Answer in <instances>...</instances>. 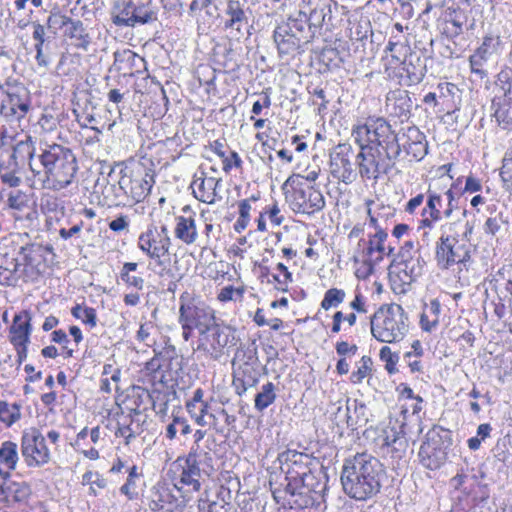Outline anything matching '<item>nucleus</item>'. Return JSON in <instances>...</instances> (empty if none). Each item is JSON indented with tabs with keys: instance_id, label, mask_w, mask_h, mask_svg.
<instances>
[{
	"instance_id": "obj_45",
	"label": "nucleus",
	"mask_w": 512,
	"mask_h": 512,
	"mask_svg": "<svg viewBox=\"0 0 512 512\" xmlns=\"http://www.w3.org/2000/svg\"><path fill=\"white\" fill-rule=\"evenodd\" d=\"M394 267L400 268L413 279H417L423 272V260L421 257L408 260H393Z\"/></svg>"
},
{
	"instance_id": "obj_56",
	"label": "nucleus",
	"mask_w": 512,
	"mask_h": 512,
	"mask_svg": "<svg viewBox=\"0 0 512 512\" xmlns=\"http://www.w3.org/2000/svg\"><path fill=\"white\" fill-rule=\"evenodd\" d=\"M439 97L451 100L455 103V97L459 98L460 89L457 85L450 82H443L438 84Z\"/></svg>"
},
{
	"instance_id": "obj_22",
	"label": "nucleus",
	"mask_w": 512,
	"mask_h": 512,
	"mask_svg": "<svg viewBox=\"0 0 512 512\" xmlns=\"http://www.w3.org/2000/svg\"><path fill=\"white\" fill-rule=\"evenodd\" d=\"M178 462H182V472L180 475V479L177 483L174 484L177 490H181L184 485L191 487L192 491H198L201 487L200 477L201 470L198 463V454L197 448L192 447L191 451L188 455L181 459L178 458Z\"/></svg>"
},
{
	"instance_id": "obj_51",
	"label": "nucleus",
	"mask_w": 512,
	"mask_h": 512,
	"mask_svg": "<svg viewBox=\"0 0 512 512\" xmlns=\"http://www.w3.org/2000/svg\"><path fill=\"white\" fill-rule=\"evenodd\" d=\"M228 503L219 496H216V500H199V511L200 512H228Z\"/></svg>"
},
{
	"instance_id": "obj_28",
	"label": "nucleus",
	"mask_w": 512,
	"mask_h": 512,
	"mask_svg": "<svg viewBox=\"0 0 512 512\" xmlns=\"http://www.w3.org/2000/svg\"><path fill=\"white\" fill-rule=\"evenodd\" d=\"M152 177H141L131 179L123 176L119 180V186L124 190L125 194L129 195L135 202L144 200L150 193L153 186Z\"/></svg>"
},
{
	"instance_id": "obj_13",
	"label": "nucleus",
	"mask_w": 512,
	"mask_h": 512,
	"mask_svg": "<svg viewBox=\"0 0 512 512\" xmlns=\"http://www.w3.org/2000/svg\"><path fill=\"white\" fill-rule=\"evenodd\" d=\"M470 258L467 245L460 243L455 237L441 236L436 246V260L441 269H449L455 264L467 268Z\"/></svg>"
},
{
	"instance_id": "obj_14",
	"label": "nucleus",
	"mask_w": 512,
	"mask_h": 512,
	"mask_svg": "<svg viewBox=\"0 0 512 512\" xmlns=\"http://www.w3.org/2000/svg\"><path fill=\"white\" fill-rule=\"evenodd\" d=\"M278 460L281 464V469L286 474V491L295 488V482L305 476L306 473L312 468L317 466V463L310 457V455L296 450H287L279 454Z\"/></svg>"
},
{
	"instance_id": "obj_43",
	"label": "nucleus",
	"mask_w": 512,
	"mask_h": 512,
	"mask_svg": "<svg viewBox=\"0 0 512 512\" xmlns=\"http://www.w3.org/2000/svg\"><path fill=\"white\" fill-rule=\"evenodd\" d=\"M426 197V205L422 210L423 214H430L433 219L435 217L442 219V212L440 210L443 203L442 195L429 188L426 192Z\"/></svg>"
},
{
	"instance_id": "obj_9",
	"label": "nucleus",
	"mask_w": 512,
	"mask_h": 512,
	"mask_svg": "<svg viewBox=\"0 0 512 512\" xmlns=\"http://www.w3.org/2000/svg\"><path fill=\"white\" fill-rule=\"evenodd\" d=\"M333 0H302L298 16L295 19H305L306 30L313 33V38L322 27L328 26L332 20Z\"/></svg>"
},
{
	"instance_id": "obj_36",
	"label": "nucleus",
	"mask_w": 512,
	"mask_h": 512,
	"mask_svg": "<svg viewBox=\"0 0 512 512\" xmlns=\"http://www.w3.org/2000/svg\"><path fill=\"white\" fill-rule=\"evenodd\" d=\"M5 502L23 503L31 495V488L26 482H10L4 484Z\"/></svg>"
},
{
	"instance_id": "obj_31",
	"label": "nucleus",
	"mask_w": 512,
	"mask_h": 512,
	"mask_svg": "<svg viewBox=\"0 0 512 512\" xmlns=\"http://www.w3.org/2000/svg\"><path fill=\"white\" fill-rule=\"evenodd\" d=\"M31 332L30 317L28 312L15 315L13 324L10 327V341L15 345L29 343Z\"/></svg>"
},
{
	"instance_id": "obj_18",
	"label": "nucleus",
	"mask_w": 512,
	"mask_h": 512,
	"mask_svg": "<svg viewBox=\"0 0 512 512\" xmlns=\"http://www.w3.org/2000/svg\"><path fill=\"white\" fill-rule=\"evenodd\" d=\"M244 7L239 0H229L225 9L224 28L237 40L248 34V16Z\"/></svg>"
},
{
	"instance_id": "obj_47",
	"label": "nucleus",
	"mask_w": 512,
	"mask_h": 512,
	"mask_svg": "<svg viewBox=\"0 0 512 512\" xmlns=\"http://www.w3.org/2000/svg\"><path fill=\"white\" fill-rule=\"evenodd\" d=\"M71 313L90 328H94L97 324V315L94 308L77 304L72 308Z\"/></svg>"
},
{
	"instance_id": "obj_59",
	"label": "nucleus",
	"mask_w": 512,
	"mask_h": 512,
	"mask_svg": "<svg viewBox=\"0 0 512 512\" xmlns=\"http://www.w3.org/2000/svg\"><path fill=\"white\" fill-rule=\"evenodd\" d=\"M415 257H420V255L415 247L414 242L406 241L404 245L400 248L397 258H395L394 260H408L415 259Z\"/></svg>"
},
{
	"instance_id": "obj_17",
	"label": "nucleus",
	"mask_w": 512,
	"mask_h": 512,
	"mask_svg": "<svg viewBox=\"0 0 512 512\" xmlns=\"http://www.w3.org/2000/svg\"><path fill=\"white\" fill-rule=\"evenodd\" d=\"M350 153L349 145L339 144L330 154L331 174L345 184L354 182L357 177L350 160Z\"/></svg>"
},
{
	"instance_id": "obj_21",
	"label": "nucleus",
	"mask_w": 512,
	"mask_h": 512,
	"mask_svg": "<svg viewBox=\"0 0 512 512\" xmlns=\"http://www.w3.org/2000/svg\"><path fill=\"white\" fill-rule=\"evenodd\" d=\"M148 501L153 512H179L178 498L165 483L158 482L151 487Z\"/></svg>"
},
{
	"instance_id": "obj_12",
	"label": "nucleus",
	"mask_w": 512,
	"mask_h": 512,
	"mask_svg": "<svg viewBox=\"0 0 512 512\" xmlns=\"http://www.w3.org/2000/svg\"><path fill=\"white\" fill-rule=\"evenodd\" d=\"M364 125L370 130L367 132L370 144H376L389 159L399 158L396 132L384 118L368 119Z\"/></svg>"
},
{
	"instance_id": "obj_61",
	"label": "nucleus",
	"mask_w": 512,
	"mask_h": 512,
	"mask_svg": "<svg viewBox=\"0 0 512 512\" xmlns=\"http://www.w3.org/2000/svg\"><path fill=\"white\" fill-rule=\"evenodd\" d=\"M218 16L219 11L214 0L203 8L202 13H199V18H202L203 23H207L208 25H210L213 20L217 19Z\"/></svg>"
},
{
	"instance_id": "obj_41",
	"label": "nucleus",
	"mask_w": 512,
	"mask_h": 512,
	"mask_svg": "<svg viewBox=\"0 0 512 512\" xmlns=\"http://www.w3.org/2000/svg\"><path fill=\"white\" fill-rule=\"evenodd\" d=\"M275 399V385L272 382H267L266 384L262 385L261 391L256 394L254 407L259 412H262L271 404H273Z\"/></svg>"
},
{
	"instance_id": "obj_42",
	"label": "nucleus",
	"mask_w": 512,
	"mask_h": 512,
	"mask_svg": "<svg viewBox=\"0 0 512 512\" xmlns=\"http://www.w3.org/2000/svg\"><path fill=\"white\" fill-rule=\"evenodd\" d=\"M351 409L353 408V415L350 413L349 427L351 430H356L359 427H363L368 422V409L363 402L353 400Z\"/></svg>"
},
{
	"instance_id": "obj_55",
	"label": "nucleus",
	"mask_w": 512,
	"mask_h": 512,
	"mask_svg": "<svg viewBox=\"0 0 512 512\" xmlns=\"http://www.w3.org/2000/svg\"><path fill=\"white\" fill-rule=\"evenodd\" d=\"M380 359L386 363V369L389 373H393L395 365L399 360L397 353H394L389 346H383L379 353Z\"/></svg>"
},
{
	"instance_id": "obj_54",
	"label": "nucleus",
	"mask_w": 512,
	"mask_h": 512,
	"mask_svg": "<svg viewBox=\"0 0 512 512\" xmlns=\"http://www.w3.org/2000/svg\"><path fill=\"white\" fill-rule=\"evenodd\" d=\"M498 41L491 35L483 38L482 44L476 49L475 53L488 60V58L497 50Z\"/></svg>"
},
{
	"instance_id": "obj_64",
	"label": "nucleus",
	"mask_w": 512,
	"mask_h": 512,
	"mask_svg": "<svg viewBox=\"0 0 512 512\" xmlns=\"http://www.w3.org/2000/svg\"><path fill=\"white\" fill-rule=\"evenodd\" d=\"M502 223L504 221L500 217H489L483 226L485 234L496 235L500 231Z\"/></svg>"
},
{
	"instance_id": "obj_37",
	"label": "nucleus",
	"mask_w": 512,
	"mask_h": 512,
	"mask_svg": "<svg viewBox=\"0 0 512 512\" xmlns=\"http://www.w3.org/2000/svg\"><path fill=\"white\" fill-rule=\"evenodd\" d=\"M137 269L138 264L136 262H125L120 270V278L128 287L142 290L145 280L141 275L133 274Z\"/></svg>"
},
{
	"instance_id": "obj_57",
	"label": "nucleus",
	"mask_w": 512,
	"mask_h": 512,
	"mask_svg": "<svg viewBox=\"0 0 512 512\" xmlns=\"http://www.w3.org/2000/svg\"><path fill=\"white\" fill-rule=\"evenodd\" d=\"M70 17L63 15L59 12H52L47 19V27L49 29L59 30L65 29Z\"/></svg>"
},
{
	"instance_id": "obj_30",
	"label": "nucleus",
	"mask_w": 512,
	"mask_h": 512,
	"mask_svg": "<svg viewBox=\"0 0 512 512\" xmlns=\"http://www.w3.org/2000/svg\"><path fill=\"white\" fill-rule=\"evenodd\" d=\"M388 237L386 229H379L374 234L369 235V240L366 242L364 239H360L358 245L361 243L367 244L364 249V253L370 261L380 262L386 251L385 241Z\"/></svg>"
},
{
	"instance_id": "obj_25",
	"label": "nucleus",
	"mask_w": 512,
	"mask_h": 512,
	"mask_svg": "<svg viewBox=\"0 0 512 512\" xmlns=\"http://www.w3.org/2000/svg\"><path fill=\"white\" fill-rule=\"evenodd\" d=\"M221 179L207 177L204 172L195 174L191 183V189L194 197L206 204H214L217 197V188L221 185Z\"/></svg>"
},
{
	"instance_id": "obj_1",
	"label": "nucleus",
	"mask_w": 512,
	"mask_h": 512,
	"mask_svg": "<svg viewBox=\"0 0 512 512\" xmlns=\"http://www.w3.org/2000/svg\"><path fill=\"white\" fill-rule=\"evenodd\" d=\"M385 478L383 464L368 453H357L345 459L341 484L346 495L357 501H366L377 495Z\"/></svg>"
},
{
	"instance_id": "obj_58",
	"label": "nucleus",
	"mask_w": 512,
	"mask_h": 512,
	"mask_svg": "<svg viewBox=\"0 0 512 512\" xmlns=\"http://www.w3.org/2000/svg\"><path fill=\"white\" fill-rule=\"evenodd\" d=\"M421 220L419 221L418 231L422 232L423 238H429V233L433 229L434 224L439 222L441 218H432L430 214H423L421 212Z\"/></svg>"
},
{
	"instance_id": "obj_53",
	"label": "nucleus",
	"mask_w": 512,
	"mask_h": 512,
	"mask_svg": "<svg viewBox=\"0 0 512 512\" xmlns=\"http://www.w3.org/2000/svg\"><path fill=\"white\" fill-rule=\"evenodd\" d=\"M371 365H372V361H371V358L368 357V356H363L360 360V364L359 366L357 367V370L354 371L352 374H351V381L354 383V384H358V383H361L362 380L367 377V375L369 374V372L371 371Z\"/></svg>"
},
{
	"instance_id": "obj_62",
	"label": "nucleus",
	"mask_w": 512,
	"mask_h": 512,
	"mask_svg": "<svg viewBox=\"0 0 512 512\" xmlns=\"http://www.w3.org/2000/svg\"><path fill=\"white\" fill-rule=\"evenodd\" d=\"M500 176L503 181L504 189L512 195V167L509 166L506 159H504L501 167Z\"/></svg>"
},
{
	"instance_id": "obj_20",
	"label": "nucleus",
	"mask_w": 512,
	"mask_h": 512,
	"mask_svg": "<svg viewBox=\"0 0 512 512\" xmlns=\"http://www.w3.org/2000/svg\"><path fill=\"white\" fill-rule=\"evenodd\" d=\"M234 340V334L230 327L221 326L216 323V319L209 325V330L199 337L198 350H207L209 345L211 349L218 353L224 347Z\"/></svg>"
},
{
	"instance_id": "obj_10",
	"label": "nucleus",
	"mask_w": 512,
	"mask_h": 512,
	"mask_svg": "<svg viewBox=\"0 0 512 512\" xmlns=\"http://www.w3.org/2000/svg\"><path fill=\"white\" fill-rule=\"evenodd\" d=\"M21 454L28 467H41L50 461V451L45 437L39 429L32 427L23 431Z\"/></svg>"
},
{
	"instance_id": "obj_48",
	"label": "nucleus",
	"mask_w": 512,
	"mask_h": 512,
	"mask_svg": "<svg viewBox=\"0 0 512 512\" xmlns=\"http://www.w3.org/2000/svg\"><path fill=\"white\" fill-rule=\"evenodd\" d=\"M140 477L137 466L133 465L128 469V477L126 482L121 486L120 492L124 494L129 500L137 497L135 480Z\"/></svg>"
},
{
	"instance_id": "obj_23",
	"label": "nucleus",
	"mask_w": 512,
	"mask_h": 512,
	"mask_svg": "<svg viewBox=\"0 0 512 512\" xmlns=\"http://www.w3.org/2000/svg\"><path fill=\"white\" fill-rule=\"evenodd\" d=\"M326 476L324 472L317 466H312L305 476L295 482V488L288 489L286 492L291 495H302L307 493H315L320 495L326 489Z\"/></svg>"
},
{
	"instance_id": "obj_39",
	"label": "nucleus",
	"mask_w": 512,
	"mask_h": 512,
	"mask_svg": "<svg viewBox=\"0 0 512 512\" xmlns=\"http://www.w3.org/2000/svg\"><path fill=\"white\" fill-rule=\"evenodd\" d=\"M21 405L18 403H8L0 400V422L7 427H11L21 419Z\"/></svg>"
},
{
	"instance_id": "obj_24",
	"label": "nucleus",
	"mask_w": 512,
	"mask_h": 512,
	"mask_svg": "<svg viewBox=\"0 0 512 512\" xmlns=\"http://www.w3.org/2000/svg\"><path fill=\"white\" fill-rule=\"evenodd\" d=\"M32 38L35 42L34 48L36 51L35 60L39 67L47 68L52 61V40L46 35L45 26L32 22Z\"/></svg>"
},
{
	"instance_id": "obj_6",
	"label": "nucleus",
	"mask_w": 512,
	"mask_h": 512,
	"mask_svg": "<svg viewBox=\"0 0 512 512\" xmlns=\"http://www.w3.org/2000/svg\"><path fill=\"white\" fill-rule=\"evenodd\" d=\"M273 38L281 57L294 56L303 45L311 42L313 33L306 30L305 19L290 17L275 29Z\"/></svg>"
},
{
	"instance_id": "obj_26",
	"label": "nucleus",
	"mask_w": 512,
	"mask_h": 512,
	"mask_svg": "<svg viewBox=\"0 0 512 512\" xmlns=\"http://www.w3.org/2000/svg\"><path fill=\"white\" fill-rule=\"evenodd\" d=\"M412 107V101L406 90L390 91L386 97V110L393 116L401 119H408Z\"/></svg>"
},
{
	"instance_id": "obj_35",
	"label": "nucleus",
	"mask_w": 512,
	"mask_h": 512,
	"mask_svg": "<svg viewBox=\"0 0 512 512\" xmlns=\"http://www.w3.org/2000/svg\"><path fill=\"white\" fill-rule=\"evenodd\" d=\"M350 412L351 405L350 400L347 399L346 404L342 405L340 402L338 404H333L330 406L328 413L330 421L341 431L344 428H349L350 423Z\"/></svg>"
},
{
	"instance_id": "obj_50",
	"label": "nucleus",
	"mask_w": 512,
	"mask_h": 512,
	"mask_svg": "<svg viewBox=\"0 0 512 512\" xmlns=\"http://www.w3.org/2000/svg\"><path fill=\"white\" fill-rule=\"evenodd\" d=\"M19 259H13L11 267L0 266V284L11 286L17 282V272L20 267Z\"/></svg>"
},
{
	"instance_id": "obj_4",
	"label": "nucleus",
	"mask_w": 512,
	"mask_h": 512,
	"mask_svg": "<svg viewBox=\"0 0 512 512\" xmlns=\"http://www.w3.org/2000/svg\"><path fill=\"white\" fill-rule=\"evenodd\" d=\"M408 316L401 305L380 308L371 318V333L383 343L401 341L408 332Z\"/></svg>"
},
{
	"instance_id": "obj_60",
	"label": "nucleus",
	"mask_w": 512,
	"mask_h": 512,
	"mask_svg": "<svg viewBox=\"0 0 512 512\" xmlns=\"http://www.w3.org/2000/svg\"><path fill=\"white\" fill-rule=\"evenodd\" d=\"M211 150L218 155L223 162V170L227 173L232 169V164H230V158H228L224 151V144L216 140L213 143L210 144Z\"/></svg>"
},
{
	"instance_id": "obj_49",
	"label": "nucleus",
	"mask_w": 512,
	"mask_h": 512,
	"mask_svg": "<svg viewBox=\"0 0 512 512\" xmlns=\"http://www.w3.org/2000/svg\"><path fill=\"white\" fill-rule=\"evenodd\" d=\"M346 293L342 289L331 288L324 294V298L321 302V307L324 310H329L332 307L339 306L345 299Z\"/></svg>"
},
{
	"instance_id": "obj_16",
	"label": "nucleus",
	"mask_w": 512,
	"mask_h": 512,
	"mask_svg": "<svg viewBox=\"0 0 512 512\" xmlns=\"http://www.w3.org/2000/svg\"><path fill=\"white\" fill-rule=\"evenodd\" d=\"M399 146V156L402 151L409 156L410 160L420 161L428 153L426 136L416 126H408L396 133Z\"/></svg>"
},
{
	"instance_id": "obj_29",
	"label": "nucleus",
	"mask_w": 512,
	"mask_h": 512,
	"mask_svg": "<svg viewBox=\"0 0 512 512\" xmlns=\"http://www.w3.org/2000/svg\"><path fill=\"white\" fill-rule=\"evenodd\" d=\"M35 155L34 142L30 136H27L26 140L19 141L14 147L10 155V159L7 164V169L13 170L14 172H20V170L32 160Z\"/></svg>"
},
{
	"instance_id": "obj_63",
	"label": "nucleus",
	"mask_w": 512,
	"mask_h": 512,
	"mask_svg": "<svg viewBox=\"0 0 512 512\" xmlns=\"http://www.w3.org/2000/svg\"><path fill=\"white\" fill-rule=\"evenodd\" d=\"M486 61L487 59L481 57L480 55L474 52V54H472L469 58L471 71L475 74L480 75L481 78H483L484 76H486V72L482 69V67Z\"/></svg>"
},
{
	"instance_id": "obj_2",
	"label": "nucleus",
	"mask_w": 512,
	"mask_h": 512,
	"mask_svg": "<svg viewBox=\"0 0 512 512\" xmlns=\"http://www.w3.org/2000/svg\"><path fill=\"white\" fill-rule=\"evenodd\" d=\"M44 170L43 187L55 191L70 185L78 170L72 151L61 145H51L40 154Z\"/></svg>"
},
{
	"instance_id": "obj_15",
	"label": "nucleus",
	"mask_w": 512,
	"mask_h": 512,
	"mask_svg": "<svg viewBox=\"0 0 512 512\" xmlns=\"http://www.w3.org/2000/svg\"><path fill=\"white\" fill-rule=\"evenodd\" d=\"M0 89L6 95L2 103V113L6 117H13L17 120L22 119L30 110V96L26 87L22 84L7 83Z\"/></svg>"
},
{
	"instance_id": "obj_7",
	"label": "nucleus",
	"mask_w": 512,
	"mask_h": 512,
	"mask_svg": "<svg viewBox=\"0 0 512 512\" xmlns=\"http://www.w3.org/2000/svg\"><path fill=\"white\" fill-rule=\"evenodd\" d=\"M446 438H448V431L441 427H433L426 433L425 440L418 452L423 467L437 470L446 462L447 449L450 444Z\"/></svg>"
},
{
	"instance_id": "obj_19",
	"label": "nucleus",
	"mask_w": 512,
	"mask_h": 512,
	"mask_svg": "<svg viewBox=\"0 0 512 512\" xmlns=\"http://www.w3.org/2000/svg\"><path fill=\"white\" fill-rule=\"evenodd\" d=\"M174 237L186 245L194 244L199 237L196 213L189 205H185L181 214L175 216Z\"/></svg>"
},
{
	"instance_id": "obj_32",
	"label": "nucleus",
	"mask_w": 512,
	"mask_h": 512,
	"mask_svg": "<svg viewBox=\"0 0 512 512\" xmlns=\"http://www.w3.org/2000/svg\"><path fill=\"white\" fill-rule=\"evenodd\" d=\"M46 252H52V247H44L36 243L29 244L20 248V260L27 267H37L44 260Z\"/></svg>"
},
{
	"instance_id": "obj_5",
	"label": "nucleus",
	"mask_w": 512,
	"mask_h": 512,
	"mask_svg": "<svg viewBox=\"0 0 512 512\" xmlns=\"http://www.w3.org/2000/svg\"><path fill=\"white\" fill-rule=\"evenodd\" d=\"M137 247L150 259L156 260L160 267L158 274L160 276L172 275L169 268L171 247V238L166 225L160 228L151 225L145 232H142L137 241Z\"/></svg>"
},
{
	"instance_id": "obj_38",
	"label": "nucleus",
	"mask_w": 512,
	"mask_h": 512,
	"mask_svg": "<svg viewBox=\"0 0 512 512\" xmlns=\"http://www.w3.org/2000/svg\"><path fill=\"white\" fill-rule=\"evenodd\" d=\"M19 460L17 444L5 441L0 447V463L8 470H15Z\"/></svg>"
},
{
	"instance_id": "obj_52",
	"label": "nucleus",
	"mask_w": 512,
	"mask_h": 512,
	"mask_svg": "<svg viewBox=\"0 0 512 512\" xmlns=\"http://www.w3.org/2000/svg\"><path fill=\"white\" fill-rule=\"evenodd\" d=\"M370 131L367 125L359 124L355 126L352 130V137L354 141L359 145L361 151L363 148H374L370 144V138L367 135V132Z\"/></svg>"
},
{
	"instance_id": "obj_33",
	"label": "nucleus",
	"mask_w": 512,
	"mask_h": 512,
	"mask_svg": "<svg viewBox=\"0 0 512 512\" xmlns=\"http://www.w3.org/2000/svg\"><path fill=\"white\" fill-rule=\"evenodd\" d=\"M132 13V2L125 0H117L114 2L111 11L112 22L119 27H133Z\"/></svg>"
},
{
	"instance_id": "obj_27",
	"label": "nucleus",
	"mask_w": 512,
	"mask_h": 512,
	"mask_svg": "<svg viewBox=\"0 0 512 512\" xmlns=\"http://www.w3.org/2000/svg\"><path fill=\"white\" fill-rule=\"evenodd\" d=\"M503 96L493 101L495 106L494 116L504 129H512V85L510 83L501 86Z\"/></svg>"
},
{
	"instance_id": "obj_34",
	"label": "nucleus",
	"mask_w": 512,
	"mask_h": 512,
	"mask_svg": "<svg viewBox=\"0 0 512 512\" xmlns=\"http://www.w3.org/2000/svg\"><path fill=\"white\" fill-rule=\"evenodd\" d=\"M64 36L76 40V46L84 50H87L91 43L90 36L80 20L70 18L64 29Z\"/></svg>"
},
{
	"instance_id": "obj_11",
	"label": "nucleus",
	"mask_w": 512,
	"mask_h": 512,
	"mask_svg": "<svg viewBox=\"0 0 512 512\" xmlns=\"http://www.w3.org/2000/svg\"><path fill=\"white\" fill-rule=\"evenodd\" d=\"M379 147L363 148L357 155L358 172L362 179L376 180L381 174H387L397 159H389Z\"/></svg>"
},
{
	"instance_id": "obj_46",
	"label": "nucleus",
	"mask_w": 512,
	"mask_h": 512,
	"mask_svg": "<svg viewBox=\"0 0 512 512\" xmlns=\"http://www.w3.org/2000/svg\"><path fill=\"white\" fill-rule=\"evenodd\" d=\"M389 278L394 289H398L400 292H405L407 287L416 281L400 268L394 267L393 263L390 266Z\"/></svg>"
},
{
	"instance_id": "obj_8",
	"label": "nucleus",
	"mask_w": 512,
	"mask_h": 512,
	"mask_svg": "<svg viewBox=\"0 0 512 512\" xmlns=\"http://www.w3.org/2000/svg\"><path fill=\"white\" fill-rule=\"evenodd\" d=\"M289 184L292 186V191L286 193V199L294 212L311 215L325 207V199L320 190L296 183L293 177L286 180L283 189Z\"/></svg>"
},
{
	"instance_id": "obj_40",
	"label": "nucleus",
	"mask_w": 512,
	"mask_h": 512,
	"mask_svg": "<svg viewBox=\"0 0 512 512\" xmlns=\"http://www.w3.org/2000/svg\"><path fill=\"white\" fill-rule=\"evenodd\" d=\"M133 27L136 25H144L157 20V12L151 3L133 5L132 13Z\"/></svg>"
},
{
	"instance_id": "obj_44",
	"label": "nucleus",
	"mask_w": 512,
	"mask_h": 512,
	"mask_svg": "<svg viewBox=\"0 0 512 512\" xmlns=\"http://www.w3.org/2000/svg\"><path fill=\"white\" fill-rule=\"evenodd\" d=\"M278 273H272V285L279 291H288V286L292 283L293 278L291 272L283 263H278L276 266Z\"/></svg>"
},
{
	"instance_id": "obj_3",
	"label": "nucleus",
	"mask_w": 512,
	"mask_h": 512,
	"mask_svg": "<svg viewBox=\"0 0 512 512\" xmlns=\"http://www.w3.org/2000/svg\"><path fill=\"white\" fill-rule=\"evenodd\" d=\"M215 320V315L204 302L195 294L188 291L183 292L179 297L178 323L182 329V337L189 341L197 330L199 337L209 330V325Z\"/></svg>"
}]
</instances>
